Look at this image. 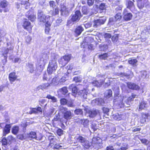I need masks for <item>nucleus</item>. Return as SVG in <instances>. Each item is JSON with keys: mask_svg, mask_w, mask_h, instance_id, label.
Listing matches in <instances>:
<instances>
[{"mask_svg": "<svg viewBox=\"0 0 150 150\" xmlns=\"http://www.w3.org/2000/svg\"><path fill=\"white\" fill-rule=\"evenodd\" d=\"M51 16L49 15H45L42 11L38 10V19L40 23H45V32L47 34H49L50 30V27L52 22L50 21Z\"/></svg>", "mask_w": 150, "mask_h": 150, "instance_id": "nucleus-1", "label": "nucleus"}, {"mask_svg": "<svg viewBox=\"0 0 150 150\" xmlns=\"http://www.w3.org/2000/svg\"><path fill=\"white\" fill-rule=\"evenodd\" d=\"M57 66L56 60L53 59L50 60L48 65L47 71L48 74H51L57 69Z\"/></svg>", "mask_w": 150, "mask_h": 150, "instance_id": "nucleus-2", "label": "nucleus"}, {"mask_svg": "<svg viewBox=\"0 0 150 150\" xmlns=\"http://www.w3.org/2000/svg\"><path fill=\"white\" fill-rule=\"evenodd\" d=\"M21 25L23 28L27 31L29 33L32 32L33 25L26 18H24L22 22Z\"/></svg>", "mask_w": 150, "mask_h": 150, "instance_id": "nucleus-3", "label": "nucleus"}, {"mask_svg": "<svg viewBox=\"0 0 150 150\" xmlns=\"http://www.w3.org/2000/svg\"><path fill=\"white\" fill-rule=\"evenodd\" d=\"M139 122L142 126L146 122L150 121V115L148 113L142 112L141 113V116L139 117Z\"/></svg>", "mask_w": 150, "mask_h": 150, "instance_id": "nucleus-4", "label": "nucleus"}, {"mask_svg": "<svg viewBox=\"0 0 150 150\" xmlns=\"http://www.w3.org/2000/svg\"><path fill=\"white\" fill-rule=\"evenodd\" d=\"M82 17V15L79 10L75 11L74 13L71 15V20L73 22L78 21Z\"/></svg>", "mask_w": 150, "mask_h": 150, "instance_id": "nucleus-5", "label": "nucleus"}, {"mask_svg": "<svg viewBox=\"0 0 150 150\" xmlns=\"http://www.w3.org/2000/svg\"><path fill=\"white\" fill-rule=\"evenodd\" d=\"M9 5L8 2L6 0H0V8L4 9V13L8 12L9 11V9L7 8V7ZM2 9L0 8V12L2 13Z\"/></svg>", "mask_w": 150, "mask_h": 150, "instance_id": "nucleus-6", "label": "nucleus"}, {"mask_svg": "<svg viewBox=\"0 0 150 150\" xmlns=\"http://www.w3.org/2000/svg\"><path fill=\"white\" fill-rule=\"evenodd\" d=\"M106 20V18L103 17L100 18L96 20H94L93 21V26L94 28H97L104 24Z\"/></svg>", "mask_w": 150, "mask_h": 150, "instance_id": "nucleus-7", "label": "nucleus"}, {"mask_svg": "<svg viewBox=\"0 0 150 150\" xmlns=\"http://www.w3.org/2000/svg\"><path fill=\"white\" fill-rule=\"evenodd\" d=\"M63 110L65 112L63 113V117L67 120L71 119L73 116V114L70 110H68V109L66 107H64Z\"/></svg>", "mask_w": 150, "mask_h": 150, "instance_id": "nucleus-8", "label": "nucleus"}, {"mask_svg": "<svg viewBox=\"0 0 150 150\" xmlns=\"http://www.w3.org/2000/svg\"><path fill=\"white\" fill-rule=\"evenodd\" d=\"M60 11L61 15L62 16H67L69 15V11L68 8L64 4H60Z\"/></svg>", "mask_w": 150, "mask_h": 150, "instance_id": "nucleus-9", "label": "nucleus"}, {"mask_svg": "<svg viewBox=\"0 0 150 150\" xmlns=\"http://www.w3.org/2000/svg\"><path fill=\"white\" fill-rule=\"evenodd\" d=\"M126 84L127 87L131 90L139 91L140 88L138 85L134 83L128 82L126 83Z\"/></svg>", "mask_w": 150, "mask_h": 150, "instance_id": "nucleus-10", "label": "nucleus"}, {"mask_svg": "<svg viewBox=\"0 0 150 150\" xmlns=\"http://www.w3.org/2000/svg\"><path fill=\"white\" fill-rule=\"evenodd\" d=\"M123 18L125 21H128L131 20L133 15L131 13H127V11L126 9L124 10L123 12Z\"/></svg>", "mask_w": 150, "mask_h": 150, "instance_id": "nucleus-11", "label": "nucleus"}, {"mask_svg": "<svg viewBox=\"0 0 150 150\" xmlns=\"http://www.w3.org/2000/svg\"><path fill=\"white\" fill-rule=\"evenodd\" d=\"M17 76L16 75V72H12L10 73L8 75V79L11 83H12L13 82L16 80H17Z\"/></svg>", "mask_w": 150, "mask_h": 150, "instance_id": "nucleus-12", "label": "nucleus"}, {"mask_svg": "<svg viewBox=\"0 0 150 150\" xmlns=\"http://www.w3.org/2000/svg\"><path fill=\"white\" fill-rule=\"evenodd\" d=\"M11 125V124H6L3 130V136H5L6 135L10 132Z\"/></svg>", "mask_w": 150, "mask_h": 150, "instance_id": "nucleus-13", "label": "nucleus"}, {"mask_svg": "<svg viewBox=\"0 0 150 150\" xmlns=\"http://www.w3.org/2000/svg\"><path fill=\"white\" fill-rule=\"evenodd\" d=\"M48 140L50 141V143L48 146H51L52 147V145H54L55 143H56L58 141V139L56 138L55 136L52 135H50L48 137Z\"/></svg>", "mask_w": 150, "mask_h": 150, "instance_id": "nucleus-14", "label": "nucleus"}, {"mask_svg": "<svg viewBox=\"0 0 150 150\" xmlns=\"http://www.w3.org/2000/svg\"><path fill=\"white\" fill-rule=\"evenodd\" d=\"M98 11H99L100 13H102L106 10V7L105 3H101L99 6L98 5H95Z\"/></svg>", "mask_w": 150, "mask_h": 150, "instance_id": "nucleus-15", "label": "nucleus"}, {"mask_svg": "<svg viewBox=\"0 0 150 150\" xmlns=\"http://www.w3.org/2000/svg\"><path fill=\"white\" fill-rule=\"evenodd\" d=\"M83 30V28L81 25H80L76 27L74 30V33L76 36H78L81 34Z\"/></svg>", "mask_w": 150, "mask_h": 150, "instance_id": "nucleus-16", "label": "nucleus"}, {"mask_svg": "<svg viewBox=\"0 0 150 150\" xmlns=\"http://www.w3.org/2000/svg\"><path fill=\"white\" fill-rule=\"evenodd\" d=\"M9 50L8 48H7L4 50L2 54V55L4 57V59L2 60V61L3 63V64L4 65L6 63L7 61V54L8 53Z\"/></svg>", "mask_w": 150, "mask_h": 150, "instance_id": "nucleus-17", "label": "nucleus"}, {"mask_svg": "<svg viewBox=\"0 0 150 150\" xmlns=\"http://www.w3.org/2000/svg\"><path fill=\"white\" fill-rule=\"evenodd\" d=\"M60 103L62 105H67L68 107H72L73 106V103L72 102L68 103V100L65 98H62L60 100Z\"/></svg>", "mask_w": 150, "mask_h": 150, "instance_id": "nucleus-18", "label": "nucleus"}, {"mask_svg": "<svg viewBox=\"0 0 150 150\" xmlns=\"http://www.w3.org/2000/svg\"><path fill=\"white\" fill-rule=\"evenodd\" d=\"M101 141V139L99 137L96 136L93 138L91 144L93 145H97L100 144Z\"/></svg>", "mask_w": 150, "mask_h": 150, "instance_id": "nucleus-19", "label": "nucleus"}, {"mask_svg": "<svg viewBox=\"0 0 150 150\" xmlns=\"http://www.w3.org/2000/svg\"><path fill=\"white\" fill-rule=\"evenodd\" d=\"M69 89L71 90L72 95L75 96L78 92V89L77 87L75 86L74 84L70 85L69 87Z\"/></svg>", "mask_w": 150, "mask_h": 150, "instance_id": "nucleus-20", "label": "nucleus"}, {"mask_svg": "<svg viewBox=\"0 0 150 150\" xmlns=\"http://www.w3.org/2000/svg\"><path fill=\"white\" fill-rule=\"evenodd\" d=\"M19 131V128L18 125L14 126L11 129V132L15 135H17Z\"/></svg>", "mask_w": 150, "mask_h": 150, "instance_id": "nucleus-21", "label": "nucleus"}, {"mask_svg": "<svg viewBox=\"0 0 150 150\" xmlns=\"http://www.w3.org/2000/svg\"><path fill=\"white\" fill-rule=\"evenodd\" d=\"M86 113L89 114V116L90 117H93L96 116L97 114V112L96 110H86Z\"/></svg>", "mask_w": 150, "mask_h": 150, "instance_id": "nucleus-22", "label": "nucleus"}, {"mask_svg": "<svg viewBox=\"0 0 150 150\" xmlns=\"http://www.w3.org/2000/svg\"><path fill=\"white\" fill-rule=\"evenodd\" d=\"M27 66L28 67L27 69H28V71L30 73H33L34 71V67L33 64L28 63L27 64Z\"/></svg>", "mask_w": 150, "mask_h": 150, "instance_id": "nucleus-23", "label": "nucleus"}, {"mask_svg": "<svg viewBox=\"0 0 150 150\" xmlns=\"http://www.w3.org/2000/svg\"><path fill=\"white\" fill-rule=\"evenodd\" d=\"M58 62L59 64L61 65V66L62 67H64L68 63L62 57L59 59L58 60Z\"/></svg>", "mask_w": 150, "mask_h": 150, "instance_id": "nucleus-24", "label": "nucleus"}, {"mask_svg": "<svg viewBox=\"0 0 150 150\" xmlns=\"http://www.w3.org/2000/svg\"><path fill=\"white\" fill-rule=\"evenodd\" d=\"M112 92L111 89H109L106 91L104 93V97L106 98H109L112 96Z\"/></svg>", "mask_w": 150, "mask_h": 150, "instance_id": "nucleus-25", "label": "nucleus"}, {"mask_svg": "<svg viewBox=\"0 0 150 150\" xmlns=\"http://www.w3.org/2000/svg\"><path fill=\"white\" fill-rule=\"evenodd\" d=\"M109 56L108 53H105L99 55L98 58L101 60H106L107 59Z\"/></svg>", "mask_w": 150, "mask_h": 150, "instance_id": "nucleus-26", "label": "nucleus"}, {"mask_svg": "<svg viewBox=\"0 0 150 150\" xmlns=\"http://www.w3.org/2000/svg\"><path fill=\"white\" fill-rule=\"evenodd\" d=\"M79 121L81 124L83 125L84 127H85L88 126L89 124V121L87 119H80V120Z\"/></svg>", "mask_w": 150, "mask_h": 150, "instance_id": "nucleus-27", "label": "nucleus"}, {"mask_svg": "<svg viewBox=\"0 0 150 150\" xmlns=\"http://www.w3.org/2000/svg\"><path fill=\"white\" fill-rule=\"evenodd\" d=\"M127 4V8L131 9V8H132L134 6V5L133 2L130 0H127L126 1Z\"/></svg>", "mask_w": 150, "mask_h": 150, "instance_id": "nucleus-28", "label": "nucleus"}, {"mask_svg": "<svg viewBox=\"0 0 150 150\" xmlns=\"http://www.w3.org/2000/svg\"><path fill=\"white\" fill-rule=\"evenodd\" d=\"M28 19V20H30L32 22H33L35 21L36 19V16L35 14L33 13L32 14H30L28 16H27Z\"/></svg>", "mask_w": 150, "mask_h": 150, "instance_id": "nucleus-29", "label": "nucleus"}, {"mask_svg": "<svg viewBox=\"0 0 150 150\" xmlns=\"http://www.w3.org/2000/svg\"><path fill=\"white\" fill-rule=\"evenodd\" d=\"M146 103L144 101H142L140 103L139 105V110H143L146 108Z\"/></svg>", "mask_w": 150, "mask_h": 150, "instance_id": "nucleus-30", "label": "nucleus"}, {"mask_svg": "<svg viewBox=\"0 0 150 150\" xmlns=\"http://www.w3.org/2000/svg\"><path fill=\"white\" fill-rule=\"evenodd\" d=\"M122 14L120 13H118L115 15L114 18L115 21H120L122 18Z\"/></svg>", "mask_w": 150, "mask_h": 150, "instance_id": "nucleus-31", "label": "nucleus"}, {"mask_svg": "<svg viewBox=\"0 0 150 150\" xmlns=\"http://www.w3.org/2000/svg\"><path fill=\"white\" fill-rule=\"evenodd\" d=\"M82 144L83 146L85 149H88L91 147V143L86 140Z\"/></svg>", "mask_w": 150, "mask_h": 150, "instance_id": "nucleus-32", "label": "nucleus"}, {"mask_svg": "<svg viewBox=\"0 0 150 150\" xmlns=\"http://www.w3.org/2000/svg\"><path fill=\"white\" fill-rule=\"evenodd\" d=\"M64 59L68 63L70 60L71 57L72 55L71 54H65L63 56H62Z\"/></svg>", "mask_w": 150, "mask_h": 150, "instance_id": "nucleus-33", "label": "nucleus"}, {"mask_svg": "<svg viewBox=\"0 0 150 150\" xmlns=\"http://www.w3.org/2000/svg\"><path fill=\"white\" fill-rule=\"evenodd\" d=\"M75 140L77 142L81 143H83L86 140L85 138L81 136H79L78 137L76 138Z\"/></svg>", "mask_w": 150, "mask_h": 150, "instance_id": "nucleus-34", "label": "nucleus"}, {"mask_svg": "<svg viewBox=\"0 0 150 150\" xmlns=\"http://www.w3.org/2000/svg\"><path fill=\"white\" fill-rule=\"evenodd\" d=\"M82 79L81 76H76L73 78L72 81L76 83H80L82 81Z\"/></svg>", "mask_w": 150, "mask_h": 150, "instance_id": "nucleus-35", "label": "nucleus"}, {"mask_svg": "<svg viewBox=\"0 0 150 150\" xmlns=\"http://www.w3.org/2000/svg\"><path fill=\"white\" fill-rule=\"evenodd\" d=\"M59 13V9L57 7L54 9V10L52 11V16H55L56 15H58Z\"/></svg>", "mask_w": 150, "mask_h": 150, "instance_id": "nucleus-36", "label": "nucleus"}, {"mask_svg": "<svg viewBox=\"0 0 150 150\" xmlns=\"http://www.w3.org/2000/svg\"><path fill=\"white\" fill-rule=\"evenodd\" d=\"M28 136L29 138L33 139H36L37 136L36 133L35 132L31 131L29 134Z\"/></svg>", "mask_w": 150, "mask_h": 150, "instance_id": "nucleus-37", "label": "nucleus"}, {"mask_svg": "<svg viewBox=\"0 0 150 150\" xmlns=\"http://www.w3.org/2000/svg\"><path fill=\"white\" fill-rule=\"evenodd\" d=\"M75 114L76 115H83V111L81 109H77L74 110Z\"/></svg>", "mask_w": 150, "mask_h": 150, "instance_id": "nucleus-38", "label": "nucleus"}, {"mask_svg": "<svg viewBox=\"0 0 150 150\" xmlns=\"http://www.w3.org/2000/svg\"><path fill=\"white\" fill-rule=\"evenodd\" d=\"M60 91L63 95H65L68 92V90L67 87H64L61 88Z\"/></svg>", "mask_w": 150, "mask_h": 150, "instance_id": "nucleus-39", "label": "nucleus"}, {"mask_svg": "<svg viewBox=\"0 0 150 150\" xmlns=\"http://www.w3.org/2000/svg\"><path fill=\"white\" fill-rule=\"evenodd\" d=\"M82 12L83 14L86 15L88 14V11L87 7L86 6H83L82 7Z\"/></svg>", "mask_w": 150, "mask_h": 150, "instance_id": "nucleus-40", "label": "nucleus"}, {"mask_svg": "<svg viewBox=\"0 0 150 150\" xmlns=\"http://www.w3.org/2000/svg\"><path fill=\"white\" fill-rule=\"evenodd\" d=\"M119 35L118 34H117L114 35L112 37V40L113 42H117L119 38Z\"/></svg>", "mask_w": 150, "mask_h": 150, "instance_id": "nucleus-41", "label": "nucleus"}, {"mask_svg": "<svg viewBox=\"0 0 150 150\" xmlns=\"http://www.w3.org/2000/svg\"><path fill=\"white\" fill-rule=\"evenodd\" d=\"M137 62V61L136 59H131L128 61V63L132 66L135 65Z\"/></svg>", "mask_w": 150, "mask_h": 150, "instance_id": "nucleus-42", "label": "nucleus"}, {"mask_svg": "<svg viewBox=\"0 0 150 150\" xmlns=\"http://www.w3.org/2000/svg\"><path fill=\"white\" fill-rule=\"evenodd\" d=\"M120 96L119 89L118 88L117 90L114 92V97L115 99H117Z\"/></svg>", "mask_w": 150, "mask_h": 150, "instance_id": "nucleus-43", "label": "nucleus"}, {"mask_svg": "<svg viewBox=\"0 0 150 150\" xmlns=\"http://www.w3.org/2000/svg\"><path fill=\"white\" fill-rule=\"evenodd\" d=\"M53 149H62L63 148V146L60 145L59 144H56L54 145Z\"/></svg>", "mask_w": 150, "mask_h": 150, "instance_id": "nucleus-44", "label": "nucleus"}, {"mask_svg": "<svg viewBox=\"0 0 150 150\" xmlns=\"http://www.w3.org/2000/svg\"><path fill=\"white\" fill-rule=\"evenodd\" d=\"M1 142L2 143V145L4 146L7 145L8 144L7 140L6 137H3L2 139Z\"/></svg>", "mask_w": 150, "mask_h": 150, "instance_id": "nucleus-45", "label": "nucleus"}, {"mask_svg": "<svg viewBox=\"0 0 150 150\" xmlns=\"http://www.w3.org/2000/svg\"><path fill=\"white\" fill-rule=\"evenodd\" d=\"M140 140L141 142L144 144L145 145H147L149 144V142L148 140L146 139H140Z\"/></svg>", "mask_w": 150, "mask_h": 150, "instance_id": "nucleus-46", "label": "nucleus"}, {"mask_svg": "<svg viewBox=\"0 0 150 150\" xmlns=\"http://www.w3.org/2000/svg\"><path fill=\"white\" fill-rule=\"evenodd\" d=\"M56 133L59 136L62 135L64 134L63 131L60 128H59L57 130Z\"/></svg>", "mask_w": 150, "mask_h": 150, "instance_id": "nucleus-47", "label": "nucleus"}, {"mask_svg": "<svg viewBox=\"0 0 150 150\" xmlns=\"http://www.w3.org/2000/svg\"><path fill=\"white\" fill-rule=\"evenodd\" d=\"M20 125L23 128V130H26V128L28 125L27 122H21Z\"/></svg>", "mask_w": 150, "mask_h": 150, "instance_id": "nucleus-48", "label": "nucleus"}, {"mask_svg": "<svg viewBox=\"0 0 150 150\" xmlns=\"http://www.w3.org/2000/svg\"><path fill=\"white\" fill-rule=\"evenodd\" d=\"M102 110L104 113L108 115V113L109 112V109L108 108L103 107L102 108Z\"/></svg>", "mask_w": 150, "mask_h": 150, "instance_id": "nucleus-49", "label": "nucleus"}, {"mask_svg": "<svg viewBox=\"0 0 150 150\" xmlns=\"http://www.w3.org/2000/svg\"><path fill=\"white\" fill-rule=\"evenodd\" d=\"M104 37L105 40H108L112 36L111 34L108 33H105L104 34Z\"/></svg>", "mask_w": 150, "mask_h": 150, "instance_id": "nucleus-50", "label": "nucleus"}, {"mask_svg": "<svg viewBox=\"0 0 150 150\" xmlns=\"http://www.w3.org/2000/svg\"><path fill=\"white\" fill-rule=\"evenodd\" d=\"M30 110L29 112V113L31 115L33 113L36 114L37 113V110L35 108H30Z\"/></svg>", "mask_w": 150, "mask_h": 150, "instance_id": "nucleus-51", "label": "nucleus"}, {"mask_svg": "<svg viewBox=\"0 0 150 150\" xmlns=\"http://www.w3.org/2000/svg\"><path fill=\"white\" fill-rule=\"evenodd\" d=\"M17 138L21 140H23L25 139L24 136L23 134H20L17 135Z\"/></svg>", "mask_w": 150, "mask_h": 150, "instance_id": "nucleus-52", "label": "nucleus"}, {"mask_svg": "<svg viewBox=\"0 0 150 150\" xmlns=\"http://www.w3.org/2000/svg\"><path fill=\"white\" fill-rule=\"evenodd\" d=\"M31 37L29 35H28L26 38L25 41L27 43L29 44L30 43V42H31Z\"/></svg>", "mask_w": 150, "mask_h": 150, "instance_id": "nucleus-53", "label": "nucleus"}, {"mask_svg": "<svg viewBox=\"0 0 150 150\" xmlns=\"http://www.w3.org/2000/svg\"><path fill=\"white\" fill-rule=\"evenodd\" d=\"M95 0H87L88 5L89 6H92L94 4Z\"/></svg>", "mask_w": 150, "mask_h": 150, "instance_id": "nucleus-54", "label": "nucleus"}, {"mask_svg": "<svg viewBox=\"0 0 150 150\" xmlns=\"http://www.w3.org/2000/svg\"><path fill=\"white\" fill-rule=\"evenodd\" d=\"M137 2V6L139 9H142L144 7V5L143 3L141 2Z\"/></svg>", "mask_w": 150, "mask_h": 150, "instance_id": "nucleus-55", "label": "nucleus"}, {"mask_svg": "<svg viewBox=\"0 0 150 150\" xmlns=\"http://www.w3.org/2000/svg\"><path fill=\"white\" fill-rule=\"evenodd\" d=\"M59 116L58 115H56L52 120V122L53 124L55 122L58 121L59 120Z\"/></svg>", "mask_w": 150, "mask_h": 150, "instance_id": "nucleus-56", "label": "nucleus"}, {"mask_svg": "<svg viewBox=\"0 0 150 150\" xmlns=\"http://www.w3.org/2000/svg\"><path fill=\"white\" fill-rule=\"evenodd\" d=\"M92 83L94 86H98L99 85V82L98 81L96 80L93 81V82H92Z\"/></svg>", "mask_w": 150, "mask_h": 150, "instance_id": "nucleus-57", "label": "nucleus"}, {"mask_svg": "<svg viewBox=\"0 0 150 150\" xmlns=\"http://www.w3.org/2000/svg\"><path fill=\"white\" fill-rule=\"evenodd\" d=\"M113 146L112 145H109L106 147V150H113Z\"/></svg>", "mask_w": 150, "mask_h": 150, "instance_id": "nucleus-58", "label": "nucleus"}, {"mask_svg": "<svg viewBox=\"0 0 150 150\" xmlns=\"http://www.w3.org/2000/svg\"><path fill=\"white\" fill-rule=\"evenodd\" d=\"M7 138L8 140L9 141L11 142L12 140H13L14 139V138L11 135H9L7 137Z\"/></svg>", "mask_w": 150, "mask_h": 150, "instance_id": "nucleus-59", "label": "nucleus"}, {"mask_svg": "<svg viewBox=\"0 0 150 150\" xmlns=\"http://www.w3.org/2000/svg\"><path fill=\"white\" fill-rule=\"evenodd\" d=\"M40 67V69H39V71H42V70H43V69L44 67V65H42V64H40L39 65V66L38 67Z\"/></svg>", "mask_w": 150, "mask_h": 150, "instance_id": "nucleus-60", "label": "nucleus"}, {"mask_svg": "<svg viewBox=\"0 0 150 150\" xmlns=\"http://www.w3.org/2000/svg\"><path fill=\"white\" fill-rule=\"evenodd\" d=\"M43 79L44 80H47V76L46 73H45L44 74L43 77Z\"/></svg>", "mask_w": 150, "mask_h": 150, "instance_id": "nucleus-61", "label": "nucleus"}, {"mask_svg": "<svg viewBox=\"0 0 150 150\" xmlns=\"http://www.w3.org/2000/svg\"><path fill=\"white\" fill-rule=\"evenodd\" d=\"M141 129L140 128H136L133 129L132 131L134 132L140 131Z\"/></svg>", "mask_w": 150, "mask_h": 150, "instance_id": "nucleus-62", "label": "nucleus"}, {"mask_svg": "<svg viewBox=\"0 0 150 150\" xmlns=\"http://www.w3.org/2000/svg\"><path fill=\"white\" fill-rule=\"evenodd\" d=\"M50 6L51 7H53L55 4V2L54 1H50L49 2Z\"/></svg>", "mask_w": 150, "mask_h": 150, "instance_id": "nucleus-63", "label": "nucleus"}, {"mask_svg": "<svg viewBox=\"0 0 150 150\" xmlns=\"http://www.w3.org/2000/svg\"><path fill=\"white\" fill-rule=\"evenodd\" d=\"M36 109L37 110V112L38 111L40 112H42V109L40 107H38L37 108H36Z\"/></svg>", "mask_w": 150, "mask_h": 150, "instance_id": "nucleus-64", "label": "nucleus"}]
</instances>
